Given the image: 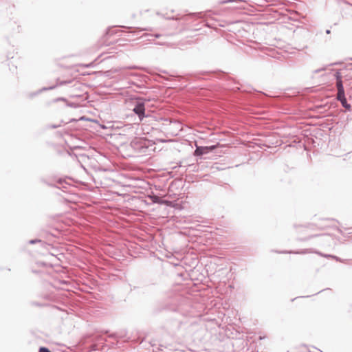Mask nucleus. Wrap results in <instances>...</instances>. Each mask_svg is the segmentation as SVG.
Returning <instances> with one entry per match:
<instances>
[{
  "label": "nucleus",
  "instance_id": "f257e3e1",
  "mask_svg": "<svg viewBox=\"0 0 352 352\" xmlns=\"http://www.w3.org/2000/svg\"><path fill=\"white\" fill-rule=\"evenodd\" d=\"M186 299L175 290H170L165 294L162 300L160 302L157 311L167 310L171 311L182 312L183 303Z\"/></svg>",
  "mask_w": 352,
  "mask_h": 352
},
{
  "label": "nucleus",
  "instance_id": "f03ea898",
  "mask_svg": "<svg viewBox=\"0 0 352 352\" xmlns=\"http://www.w3.org/2000/svg\"><path fill=\"white\" fill-rule=\"evenodd\" d=\"M148 100L143 98H135L132 104L133 111L138 116V121L143 124L149 123L154 121L153 116L151 114V111L146 109V104Z\"/></svg>",
  "mask_w": 352,
  "mask_h": 352
},
{
  "label": "nucleus",
  "instance_id": "7ed1b4c3",
  "mask_svg": "<svg viewBox=\"0 0 352 352\" xmlns=\"http://www.w3.org/2000/svg\"><path fill=\"white\" fill-rule=\"evenodd\" d=\"M217 77L219 78H224L226 80L228 81V84H227L228 89H229L233 91H237L240 90V87L239 86V82H236L234 80L230 78L223 72H217Z\"/></svg>",
  "mask_w": 352,
  "mask_h": 352
},
{
  "label": "nucleus",
  "instance_id": "20e7f679",
  "mask_svg": "<svg viewBox=\"0 0 352 352\" xmlns=\"http://www.w3.org/2000/svg\"><path fill=\"white\" fill-rule=\"evenodd\" d=\"M132 145L135 150L142 153H146L149 146H152L150 141L145 139L135 140L132 142Z\"/></svg>",
  "mask_w": 352,
  "mask_h": 352
},
{
  "label": "nucleus",
  "instance_id": "39448f33",
  "mask_svg": "<svg viewBox=\"0 0 352 352\" xmlns=\"http://www.w3.org/2000/svg\"><path fill=\"white\" fill-rule=\"evenodd\" d=\"M219 144L211 145V146H196V148L194 151L193 155L197 157H201L204 155L213 152L219 146Z\"/></svg>",
  "mask_w": 352,
  "mask_h": 352
},
{
  "label": "nucleus",
  "instance_id": "423d86ee",
  "mask_svg": "<svg viewBox=\"0 0 352 352\" xmlns=\"http://www.w3.org/2000/svg\"><path fill=\"white\" fill-rule=\"evenodd\" d=\"M280 253L283 254H305L308 253H315L320 256H324L325 258H332V254H322L320 252L314 250L313 249H303L299 251H283L280 252Z\"/></svg>",
  "mask_w": 352,
  "mask_h": 352
},
{
  "label": "nucleus",
  "instance_id": "0eeeda50",
  "mask_svg": "<svg viewBox=\"0 0 352 352\" xmlns=\"http://www.w3.org/2000/svg\"><path fill=\"white\" fill-rule=\"evenodd\" d=\"M76 156L81 167L87 171V165L91 157L89 156L86 153H78Z\"/></svg>",
  "mask_w": 352,
  "mask_h": 352
},
{
  "label": "nucleus",
  "instance_id": "6e6552de",
  "mask_svg": "<svg viewBox=\"0 0 352 352\" xmlns=\"http://www.w3.org/2000/svg\"><path fill=\"white\" fill-rule=\"evenodd\" d=\"M91 168L96 171H102L104 170V169L101 168L100 164L98 162V161L94 157H91L88 164L87 165V169Z\"/></svg>",
  "mask_w": 352,
  "mask_h": 352
},
{
  "label": "nucleus",
  "instance_id": "1a4fd4ad",
  "mask_svg": "<svg viewBox=\"0 0 352 352\" xmlns=\"http://www.w3.org/2000/svg\"><path fill=\"white\" fill-rule=\"evenodd\" d=\"M55 88H56V86L43 87L41 89H40L36 91H32V92L28 93L27 94V97L29 99H33L34 97L37 96L38 94L43 93V91H46L48 90H52V89H54Z\"/></svg>",
  "mask_w": 352,
  "mask_h": 352
},
{
  "label": "nucleus",
  "instance_id": "9d476101",
  "mask_svg": "<svg viewBox=\"0 0 352 352\" xmlns=\"http://www.w3.org/2000/svg\"><path fill=\"white\" fill-rule=\"evenodd\" d=\"M54 182H56L60 186H57L56 188L61 189L63 191L66 192V189L67 188V185L69 184L66 182L65 178H56L54 177Z\"/></svg>",
  "mask_w": 352,
  "mask_h": 352
},
{
  "label": "nucleus",
  "instance_id": "9b49d317",
  "mask_svg": "<svg viewBox=\"0 0 352 352\" xmlns=\"http://www.w3.org/2000/svg\"><path fill=\"white\" fill-rule=\"evenodd\" d=\"M127 336V331L126 329L120 330L109 336V338L115 339H124Z\"/></svg>",
  "mask_w": 352,
  "mask_h": 352
},
{
  "label": "nucleus",
  "instance_id": "f8f14e48",
  "mask_svg": "<svg viewBox=\"0 0 352 352\" xmlns=\"http://www.w3.org/2000/svg\"><path fill=\"white\" fill-rule=\"evenodd\" d=\"M337 99H338V100H339L341 102L342 106L344 108H345L348 111L351 110V105L349 103H348L346 96H345V94H342V95L337 96Z\"/></svg>",
  "mask_w": 352,
  "mask_h": 352
},
{
  "label": "nucleus",
  "instance_id": "ddd939ff",
  "mask_svg": "<svg viewBox=\"0 0 352 352\" xmlns=\"http://www.w3.org/2000/svg\"><path fill=\"white\" fill-rule=\"evenodd\" d=\"M153 201L154 203H157V204H164L167 206H173L174 204H173V202L171 201H169V200H166V199H164L162 198H160L157 196H154V197L153 198Z\"/></svg>",
  "mask_w": 352,
  "mask_h": 352
},
{
  "label": "nucleus",
  "instance_id": "4468645a",
  "mask_svg": "<svg viewBox=\"0 0 352 352\" xmlns=\"http://www.w3.org/2000/svg\"><path fill=\"white\" fill-rule=\"evenodd\" d=\"M28 243L30 244V245H34V244H36V243H39L41 247L43 248H46L47 246L50 245L49 243H46L44 241L38 239H34L29 240L28 241Z\"/></svg>",
  "mask_w": 352,
  "mask_h": 352
},
{
  "label": "nucleus",
  "instance_id": "2eb2a0df",
  "mask_svg": "<svg viewBox=\"0 0 352 352\" xmlns=\"http://www.w3.org/2000/svg\"><path fill=\"white\" fill-rule=\"evenodd\" d=\"M54 177H53L50 179H47L45 177H41L40 182L43 184H45L49 186L56 187V186L52 182V181H54Z\"/></svg>",
  "mask_w": 352,
  "mask_h": 352
},
{
  "label": "nucleus",
  "instance_id": "dca6fc26",
  "mask_svg": "<svg viewBox=\"0 0 352 352\" xmlns=\"http://www.w3.org/2000/svg\"><path fill=\"white\" fill-rule=\"evenodd\" d=\"M336 89L338 91L337 96L344 94V89L343 86V82L342 81H336Z\"/></svg>",
  "mask_w": 352,
  "mask_h": 352
},
{
  "label": "nucleus",
  "instance_id": "f3484780",
  "mask_svg": "<svg viewBox=\"0 0 352 352\" xmlns=\"http://www.w3.org/2000/svg\"><path fill=\"white\" fill-rule=\"evenodd\" d=\"M346 69V66H345L344 68L340 69V70H338L336 74H335V78H336V81H342V75L341 74V71L344 70Z\"/></svg>",
  "mask_w": 352,
  "mask_h": 352
},
{
  "label": "nucleus",
  "instance_id": "a211bd4d",
  "mask_svg": "<svg viewBox=\"0 0 352 352\" xmlns=\"http://www.w3.org/2000/svg\"><path fill=\"white\" fill-rule=\"evenodd\" d=\"M210 13V11L207 12L205 14H203L202 12H197V13H190L189 14V16H197L198 18H202L206 15H208Z\"/></svg>",
  "mask_w": 352,
  "mask_h": 352
},
{
  "label": "nucleus",
  "instance_id": "6ab92c4d",
  "mask_svg": "<svg viewBox=\"0 0 352 352\" xmlns=\"http://www.w3.org/2000/svg\"><path fill=\"white\" fill-rule=\"evenodd\" d=\"M157 15L158 16H162L163 18L166 19H168V20H179V18H178L177 16H165L164 14H161L160 12H157L156 13Z\"/></svg>",
  "mask_w": 352,
  "mask_h": 352
},
{
  "label": "nucleus",
  "instance_id": "aec40b11",
  "mask_svg": "<svg viewBox=\"0 0 352 352\" xmlns=\"http://www.w3.org/2000/svg\"><path fill=\"white\" fill-rule=\"evenodd\" d=\"M63 124H66V122H64L63 120H61L60 122V124H49L47 126V129H57L62 126Z\"/></svg>",
  "mask_w": 352,
  "mask_h": 352
},
{
  "label": "nucleus",
  "instance_id": "412c9836",
  "mask_svg": "<svg viewBox=\"0 0 352 352\" xmlns=\"http://www.w3.org/2000/svg\"><path fill=\"white\" fill-rule=\"evenodd\" d=\"M71 81H66V80H57V82L54 86H56V88L58 86H62L64 85H66L67 83H69Z\"/></svg>",
  "mask_w": 352,
  "mask_h": 352
},
{
  "label": "nucleus",
  "instance_id": "4be33fe9",
  "mask_svg": "<svg viewBox=\"0 0 352 352\" xmlns=\"http://www.w3.org/2000/svg\"><path fill=\"white\" fill-rule=\"evenodd\" d=\"M318 235L316 234V235H311V236H309L307 237H305V238H302V239H299L298 240L299 241H308L314 237H316V236H318Z\"/></svg>",
  "mask_w": 352,
  "mask_h": 352
},
{
  "label": "nucleus",
  "instance_id": "5701e85b",
  "mask_svg": "<svg viewBox=\"0 0 352 352\" xmlns=\"http://www.w3.org/2000/svg\"><path fill=\"white\" fill-rule=\"evenodd\" d=\"M38 352H52L48 348L45 346H41L38 349Z\"/></svg>",
  "mask_w": 352,
  "mask_h": 352
},
{
  "label": "nucleus",
  "instance_id": "b1692460",
  "mask_svg": "<svg viewBox=\"0 0 352 352\" xmlns=\"http://www.w3.org/2000/svg\"><path fill=\"white\" fill-rule=\"evenodd\" d=\"M242 1V0H224L221 1V4L228 3H232V2H239Z\"/></svg>",
  "mask_w": 352,
  "mask_h": 352
},
{
  "label": "nucleus",
  "instance_id": "393cba45",
  "mask_svg": "<svg viewBox=\"0 0 352 352\" xmlns=\"http://www.w3.org/2000/svg\"><path fill=\"white\" fill-rule=\"evenodd\" d=\"M31 304H32V305L38 306V307H43V306H45L46 305L45 304L41 303V302H36V301L32 302Z\"/></svg>",
  "mask_w": 352,
  "mask_h": 352
},
{
  "label": "nucleus",
  "instance_id": "a878e982",
  "mask_svg": "<svg viewBox=\"0 0 352 352\" xmlns=\"http://www.w3.org/2000/svg\"><path fill=\"white\" fill-rule=\"evenodd\" d=\"M58 101H64V102H67V100L66 98H63V97H59V98H56L55 99H54L53 102H57Z\"/></svg>",
  "mask_w": 352,
  "mask_h": 352
},
{
  "label": "nucleus",
  "instance_id": "bb28decb",
  "mask_svg": "<svg viewBox=\"0 0 352 352\" xmlns=\"http://www.w3.org/2000/svg\"><path fill=\"white\" fill-rule=\"evenodd\" d=\"M66 105L67 107H77V105L75 103H74V102H69L67 101L66 102Z\"/></svg>",
  "mask_w": 352,
  "mask_h": 352
},
{
  "label": "nucleus",
  "instance_id": "cd10ccee",
  "mask_svg": "<svg viewBox=\"0 0 352 352\" xmlns=\"http://www.w3.org/2000/svg\"><path fill=\"white\" fill-rule=\"evenodd\" d=\"M332 258L335 259L336 261L342 262V260L337 256L333 255Z\"/></svg>",
  "mask_w": 352,
  "mask_h": 352
},
{
  "label": "nucleus",
  "instance_id": "c85d7f7f",
  "mask_svg": "<svg viewBox=\"0 0 352 352\" xmlns=\"http://www.w3.org/2000/svg\"><path fill=\"white\" fill-rule=\"evenodd\" d=\"M43 298L47 299V300H52V297H51L50 295H45V296H43Z\"/></svg>",
  "mask_w": 352,
  "mask_h": 352
},
{
  "label": "nucleus",
  "instance_id": "c756f323",
  "mask_svg": "<svg viewBox=\"0 0 352 352\" xmlns=\"http://www.w3.org/2000/svg\"><path fill=\"white\" fill-rule=\"evenodd\" d=\"M342 64V62H336V63H331L330 64V65H341Z\"/></svg>",
  "mask_w": 352,
  "mask_h": 352
},
{
  "label": "nucleus",
  "instance_id": "7c9ffc66",
  "mask_svg": "<svg viewBox=\"0 0 352 352\" xmlns=\"http://www.w3.org/2000/svg\"><path fill=\"white\" fill-rule=\"evenodd\" d=\"M162 35L160 34H155L153 35H152V36L155 37V38H160Z\"/></svg>",
  "mask_w": 352,
  "mask_h": 352
},
{
  "label": "nucleus",
  "instance_id": "2f4dec72",
  "mask_svg": "<svg viewBox=\"0 0 352 352\" xmlns=\"http://www.w3.org/2000/svg\"><path fill=\"white\" fill-rule=\"evenodd\" d=\"M203 23H204V25L209 27V28H211L212 26L208 23V22H206L205 21H203Z\"/></svg>",
  "mask_w": 352,
  "mask_h": 352
},
{
  "label": "nucleus",
  "instance_id": "473e14b6",
  "mask_svg": "<svg viewBox=\"0 0 352 352\" xmlns=\"http://www.w3.org/2000/svg\"><path fill=\"white\" fill-rule=\"evenodd\" d=\"M323 70H324V68H321V69H316V70L314 71V72L315 73H318V72H319L320 71H323Z\"/></svg>",
  "mask_w": 352,
  "mask_h": 352
},
{
  "label": "nucleus",
  "instance_id": "72a5a7b5",
  "mask_svg": "<svg viewBox=\"0 0 352 352\" xmlns=\"http://www.w3.org/2000/svg\"><path fill=\"white\" fill-rule=\"evenodd\" d=\"M325 32H326V34H329L331 33V30L327 29V30H326Z\"/></svg>",
  "mask_w": 352,
  "mask_h": 352
},
{
  "label": "nucleus",
  "instance_id": "f704fd0d",
  "mask_svg": "<svg viewBox=\"0 0 352 352\" xmlns=\"http://www.w3.org/2000/svg\"><path fill=\"white\" fill-rule=\"evenodd\" d=\"M77 120L74 118H72L69 120V122H76Z\"/></svg>",
  "mask_w": 352,
  "mask_h": 352
},
{
  "label": "nucleus",
  "instance_id": "c9c22d12",
  "mask_svg": "<svg viewBox=\"0 0 352 352\" xmlns=\"http://www.w3.org/2000/svg\"><path fill=\"white\" fill-rule=\"evenodd\" d=\"M129 68V69H135V68H137V67H135V66H131Z\"/></svg>",
  "mask_w": 352,
  "mask_h": 352
},
{
  "label": "nucleus",
  "instance_id": "e433bc0d",
  "mask_svg": "<svg viewBox=\"0 0 352 352\" xmlns=\"http://www.w3.org/2000/svg\"><path fill=\"white\" fill-rule=\"evenodd\" d=\"M322 236L323 237H327V238H329V235H326V234H322Z\"/></svg>",
  "mask_w": 352,
  "mask_h": 352
},
{
  "label": "nucleus",
  "instance_id": "4c0bfd02",
  "mask_svg": "<svg viewBox=\"0 0 352 352\" xmlns=\"http://www.w3.org/2000/svg\"><path fill=\"white\" fill-rule=\"evenodd\" d=\"M63 132H64V133H65V134H67V133H68V132L67 131V130H66V129H64V130H63Z\"/></svg>",
  "mask_w": 352,
  "mask_h": 352
},
{
  "label": "nucleus",
  "instance_id": "58836bf2",
  "mask_svg": "<svg viewBox=\"0 0 352 352\" xmlns=\"http://www.w3.org/2000/svg\"><path fill=\"white\" fill-rule=\"evenodd\" d=\"M74 148H75V149H80V146H75V147H74Z\"/></svg>",
  "mask_w": 352,
  "mask_h": 352
},
{
  "label": "nucleus",
  "instance_id": "ea45409f",
  "mask_svg": "<svg viewBox=\"0 0 352 352\" xmlns=\"http://www.w3.org/2000/svg\"><path fill=\"white\" fill-rule=\"evenodd\" d=\"M47 234L52 236H55V235L54 234H50V233H47Z\"/></svg>",
  "mask_w": 352,
  "mask_h": 352
},
{
  "label": "nucleus",
  "instance_id": "a19ab883",
  "mask_svg": "<svg viewBox=\"0 0 352 352\" xmlns=\"http://www.w3.org/2000/svg\"><path fill=\"white\" fill-rule=\"evenodd\" d=\"M122 28H126V29H130L131 28L130 27H126V26H122Z\"/></svg>",
  "mask_w": 352,
  "mask_h": 352
},
{
  "label": "nucleus",
  "instance_id": "79ce46f5",
  "mask_svg": "<svg viewBox=\"0 0 352 352\" xmlns=\"http://www.w3.org/2000/svg\"><path fill=\"white\" fill-rule=\"evenodd\" d=\"M322 291V290H321V291H318V292H317L316 294H319V293H320Z\"/></svg>",
  "mask_w": 352,
  "mask_h": 352
},
{
  "label": "nucleus",
  "instance_id": "37998d69",
  "mask_svg": "<svg viewBox=\"0 0 352 352\" xmlns=\"http://www.w3.org/2000/svg\"><path fill=\"white\" fill-rule=\"evenodd\" d=\"M349 65L352 67V63H350Z\"/></svg>",
  "mask_w": 352,
  "mask_h": 352
}]
</instances>
